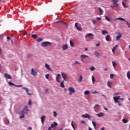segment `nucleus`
Wrapping results in <instances>:
<instances>
[{
  "instance_id": "f257e3e1",
  "label": "nucleus",
  "mask_w": 130,
  "mask_h": 130,
  "mask_svg": "<svg viewBox=\"0 0 130 130\" xmlns=\"http://www.w3.org/2000/svg\"><path fill=\"white\" fill-rule=\"evenodd\" d=\"M28 111H29L28 106H26L23 110L19 113V114H20L19 118H24V117H25V114H27Z\"/></svg>"
},
{
  "instance_id": "f03ea898",
  "label": "nucleus",
  "mask_w": 130,
  "mask_h": 130,
  "mask_svg": "<svg viewBox=\"0 0 130 130\" xmlns=\"http://www.w3.org/2000/svg\"><path fill=\"white\" fill-rule=\"evenodd\" d=\"M118 20H119L121 21H124V22H125L126 25H128V28H130V24L129 23H128V21H125V19L121 17L117 18L115 19H114V21H117Z\"/></svg>"
},
{
  "instance_id": "7ed1b4c3",
  "label": "nucleus",
  "mask_w": 130,
  "mask_h": 130,
  "mask_svg": "<svg viewBox=\"0 0 130 130\" xmlns=\"http://www.w3.org/2000/svg\"><path fill=\"white\" fill-rule=\"evenodd\" d=\"M41 45L43 46V47H46V46L51 45V43L49 42H44L42 43Z\"/></svg>"
},
{
  "instance_id": "20e7f679",
  "label": "nucleus",
  "mask_w": 130,
  "mask_h": 130,
  "mask_svg": "<svg viewBox=\"0 0 130 130\" xmlns=\"http://www.w3.org/2000/svg\"><path fill=\"white\" fill-rule=\"evenodd\" d=\"M68 90L70 92V95H73L74 93L76 92V91L75 90V89L73 87H70L68 88Z\"/></svg>"
},
{
  "instance_id": "39448f33",
  "label": "nucleus",
  "mask_w": 130,
  "mask_h": 130,
  "mask_svg": "<svg viewBox=\"0 0 130 130\" xmlns=\"http://www.w3.org/2000/svg\"><path fill=\"white\" fill-rule=\"evenodd\" d=\"M61 75L64 81H67V79H68V75H67L65 73L63 72H61Z\"/></svg>"
},
{
  "instance_id": "423d86ee",
  "label": "nucleus",
  "mask_w": 130,
  "mask_h": 130,
  "mask_svg": "<svg viewBox=\"0 0 130 130\" xmlns=\"http://www.w3.org/2000/svg\"><path fill=\"white\" fill-rule=\"evenodd\" d=\"M112 3H113V5L115 8H118V4L117 3H118V0H113L112 1Z\"/></svg>"
},
{
  "instance_id": "0eeeda50",
  "label": "nucleus",
  "mask_w": 130,
  "mask_h": 130,
  "mask_svg": "<svg viewBox=\"0 0 130 130\" xmlns=\"http://www.w3.org/2000/svg\"><path fill=\"white\" fill-rule=\"evenodd\" d=\"M31 75L36 77V76H37V70H35L34 69L32 68L31 71Z\"/></svg>"
},
{
  "instance_id": "6e6552de",
  "label": "nucleus",
  "mask_w": 130,
  "mask_h": 130,
  "mask_svg": "<svg viewBox=\"0 0 130 130\" xmlns=\"http://www.w3.org/2000/svg\"><path fill=\"white\" fill-rule=\"evenodd\" d=\"M78 25H79V23L78 22H76L75 24V26L76 29L78 31H82V30H83V28H82V27H81L80 26H78Z\"/></svg>"
},
{
  "instance_id": "1a4fd4ad",
  "label": "nucleus",
  "mask_w": 130,
  "mask_h": 130,
  "mask_svg": "<svg viewBox=\"0 0 130 130\" xmlns=\"http://www.w3.org/2000/svg\"><path fill=\"white\" fill-rule=\"evenodd\" d=\"M4 76H5V78H6V79H12V76H11V75L8 73H5Z\"/></svg>"
},
{
  "instance_id": "9d476101",
  "label": "nucleus",
  "mask_w": 130,
  "mask_h": 130,
  "mask_svg": "<svg viewBox=\"0 0 130 130\" xmlns=\"http://www.w3.org/2000/svg\"><path fill=\"white\" fill-rule=\"evenodd\" d=\"M88 57H89V56L87 55H84V54H82L81 55V61H83V60H84V59H85V58H88Z\"/></svg>"
},
{
  "instance_id": "9b49d317",
  "label": "nucleus",
  "mask_w": 130,
  "mask_h": 130,
  "mask_svg": "<svg viewBox=\"0 0 130 130\" xmlns=\"http://www.w3.org/2000/svg\"><path fill=\"white\" fill-rule=\"evenodd\" d=\"M82 117L84 118H91V115L89 114H83L82 115Z\"/></svg>"
},
{
  "instance_id": "f8f14e48",
  "label": "nucleus",
  "mask_w": 130,
  "mask_h": 130,
  "mask_svg": "<svg viewBox=\"0 0 130 130\" xmlns=\"http://www.w3.org/2000/svg\"><path fill=\"white\" fill-rule=\"evenodd\" d=\"M60 78H61V76H60V74H58L57 75L56 77V81L58 82L59 83V79H60Z\"/></svg>"
},
{
  "instance_id": "ddd939ff",
  "label": "nucleus",
  "mask_w": 130,
  "mask_h": 130,
  "mask_svg": "<svg viewBox=\"0 0 130 130\" xmlns=\"http://www.w3.org/2000/svg\"><path fill=\"white\" fill-rule=\"evenodd\" d=\"M118 36L116 37V41H118V40H119L120 39V38H121V37L122 36V35H121V33L120 32H118Z\"/></svg>"
},
{
  "instance_id": "4468645a",
  "label": "nucleus",
  "mask_w": 130,
  "mask_h": 130,
  "mask_svg": "<svg viewBox=\"0 0 130 130\" xmlns=\"http://www.w3.org/2000/svg\"><path fill=\"white\" fill-rule=\"evenodd\" d=\"M45 67L47 69V70H48V71H50L51 72H52V70L51 69V68H50V66H49L48 64L46 63L45 64Z\"/></svg>"
},
{
  "instance_id": "2eb2a0df",
  "label": "nucleus",
  "mask_w": 130,
  "mask_h": 130,
  "mask_svg": "<svg viewBox=\"0 0 130 130\" xmlns=\"http://www.w3.org/2000/svg\"><path fill=\"white\" fill-rule=\"evenodd\" d=\"M62 50H67L69 48V46L68 45H63L62 46Z\"/></svg>"
},
{
  "instance_id": "dca6fc26",
  "label": "nucleus",
  "mask_w": 130,
  "mask_h": 130,
  "mask_svg": "<svg viewBox=\"0 0 130 130\" xmlns=\"http://www.w3.org/2000/svg\"><path fill=\"white\" fill-rule=\"evenodd\" d=\"M94 55H95V56L96 57H100V56H101V55H100V53L99 52H98V51H95L94 52Z\"/></svg>"
},
{
  "instance_id": "f3484780",
  "label": "nucleus",
  "mask_w": 130,
  "mask_h": 130,
  "mask_svg": "<svg viewBox=\"0 0 130 130\" xmlns=\"http://www.w3.org/2000/svg\"><path fill=\"white\" fill-rule=\"evenodd\" d=\"M23 89L25 90V92L28 94V95H29V96L32 95V94L29 93V89L26 87H24Z\"/></svg>"
},
{
  "instance_id": "a211bd4d",
  "label": "nucleus",
  "mask_w": 130,
  "mask_h": 130,
  "mask_svg": "<svg viewBox=\"0 0 130 130\" xmlns=\"http://www.w3.org/2000/svg\"><path fill=\"white\" fill-rule=\"evenodd\" d=\"M57 124H57V123H56V122H53V123L51 124V127L52 128H53V127H54V126H56V125H57Z\"/></svg>"
},
{
  "instance_id": "6ab92c4d",
  "label": "nucleus",
  "mask_w": 130,
  "mask_h": 130,
  "mask_svg": "<svg viewBox=\"0 0 130 130\" xmlns=\"http://www.w3.org/2000/svg\"><path fill=\"white\" fill-rule=\"evenodd\" d=\"M41 119L42 123H44V121H45V116L44 115L42 116Z\"/></svg>"
},
{
  "instance_id": "aec40b11",
  "label": "nucleus",
  "mask_w": 130,
  "mask_h": 130,
  "mask_svg": "<svg viewBox=\"0 0 130 130\" xmlns=\"http://www.w3.org/2000/svg\"><path fill=\"white\" fill-rule=\"evenodd\" d=\"M96 115H97V116H99V117H102L104 116V114L102 112H100L99 114H96Z\"/></svg>"
},
{
  "instance_id": "412c9836",
  "label": "nucleus",
  "mask_w": 130,
  "mask_h": 130,
  "mask_svg": "<svg viewBox=\"0 0 130 130\" xmlns=\"http://www.w3.org/2000/svg\"><path fill=\"white\" fill-rule=\"evenodd\" d=\"M64 80H63L61 83H60V87H61V88H64Z\"/></svg>"
},
{
  "instance_id": "4be33fe9",
  "label": "nucleus",
  "mask_w": 130,
  "mask_h": 130,
  "mask_svg": "<svg viewBox=\"0 0 130 130\" xmlns=\"http://www.w3.org/2000/svg\"><path fill=\"white\" fill-rule=\"evenodd\" d=\"M112 82L110 81L107 82V86L109 87V88H111V86H112Z\"/></svg>"
},
{
  "instance_id": "5701e85b",
  "label": "nucleus",
  "mask_w": 130,
  "mask_h": 130,
  "mask_svg": "<svg viewBox=\"0 0 130 130\" xmlns=\"http://www.w3.org/2000/svg\"><path fill=\"white\" fill-rule=\"evenodd\" d=\"M110 38H111L110 36L107 35V36L106 37V40L107 41H109L110 40Z\"/></svg>"
},
{
  "instance_id": "b1692460",
  "label": "nucleus",
  "mask_w": 130,
  "mask_h": 130,
  "mask_svg": "<svg viewBox=\"0 0 130 130\" xmlns=\"http://www.w3.org/2000/svg\"><path fill=\"white\" fill-rule=\"evenodd\" d=\"M113 99L114 100V102L116 103H119V101H118V99L117 98H116V96H114L113 98Z\"/></svg>"
},
{
  "instance_id": "393cba45",
  "label": "nucleus",
  "mask_w": 130,
  "mask_h": 130,
  "mask_svg": "<svg viewBox=\"0 0 130 130\" xmlns=\"http://www.w3.org/2000/svg\"><path fill=\"white\" fill-rule=\"evenodd\" d=\"M70 46H71V47H74L75 46V44L73 43V41H72V40L70 41Z\"/></svg>"
},
{
  "instance_id": "a878e982",
  "label": "nucleus",
  "mask_w": 130,
  "mask_h": 130,
  "mask_svg": "<svg viewBox=\"0 0 130 130\" xmlns=\"http://www.w3.org/2000/svg\"><path fill=\"white\" fill-rule=\"evenodd\" d=\"M31 37H32L34 39H36V38H38V36H37V35H31Z\"/></svg>"
},
{
  "instance_id": "bb28decb",
  "label": "nucleus",
  "mask_w": 130,
  "mask_h": 130,
  "mask_svg": "<svg viewBox=\"0 0 130 130\" xmlns=\"http://www.w3.org/2000/svg\"><path fill=\"white\" fill-rule=\"evenodd\" d=\"M99 10L100 14L101 15H103V10H102V9H101V8H99Z\"/></svg>"
},
{
  "instance_id": "cd10ccee",
  "label": "nucleus",
  "mask_w": 130,
  "mask_h": 130,
  "mask_svg": "<svg viewBox=\"0 0 130 130\" xmlns=\"http://www.w3.org/2000/svg\"><path fill=\"white\" fill-rule=\"evenodd\" d=\"M102 33L103 35H104L105 34H107L108 33V31H107V30H103L102 31Z\"/></svg>"
},
{
  "instance_id": "c85d7f7f",
  "label": "nucleus",
  "mask_w": 130,
  "mask_h": 130,
  "mask_svg": "<svg viewBox=\"0 0 130 130\" xmlns=\"http://www.w3.org/2000/svg\"><path fill=\"white\" fill-rule=\"evenodd\" d=\"M91 36H93V34L89 33L86 35L85 37H91Z\"/></svg>"
},
{
  "instance_id": "c756f323",
  "label": "nucleus",
  "mask_w": 130,
  "mask_h": 130,
  "mask_svg": "<svg viewBox=\"0 0 130 130\" xmlns=\"http://www.w3.org/2000/svg\"><path fill=\"white\" fill-rule=\"evenodd\" d=\"M105 19L108 22H110V18H109V17H108L107 16H105Z\"/></svg>"
},
{
  "instance_id": "7c9ffc66",
  "label": "nucleus",
  "mask_w": 130,
  "mask_h": 130,
  "mask_svg": "<svg viewBox=\"0 0 130 130\" xmlns=\"http://www.w3.org/2000/svg\"><path fill=\"white\" fill-rule=\"evenodd\" d=\"M127 77L128 79V80H130V71H128L127 72Z\"/></svg>"
},
{
  "instance_id": "2f4dec72",
  "label": "nucleus",
  "mask_w": 130,
  "mask_h": 130,
  "mask_svg": "<svg viewBox=\"0 0 130 130\" xmlns=\"http://www.w3.org/2000/svg\"><path fill=\"white\" fill-rule=\"evenodd\" d=\"M84 94V95H89V94H90V91L89 90H86Z\"/></svg>"
},
{
  "instance_id": "473e14b6",
  "label": "nucleus",
  "mask_w": 130,
  "mask_h": 130,
  "mask_svg": "<svg viewBox=\"0 0 130 130\" xmlns=\"http://www.w3.org/2000/svg\"><path fill=\"white\" fill-rule=\"evenodd\" d=\"M122 120L123 123H127V120H126L125 118H123Z\"/></svg>"
},
{
  "instance_id": "72a5a7b5",
  "label": "nucleus",
  "mask_w": 130,
  "mask_h": 130,
  "mask_svg": "<svg viewBox=\"0 0 130 130\" xmlns=\"http://www.w3.org/2000/svg\"><path fill=\"white\" fill-rule=\"evenodd\" d=\"M43 40V38H39L38 40H37V42H41V41H42Z\"/></svg>"
},
{
  "instance_id": "f704fd0d",
  "label": "nucleus",
  "mask_w": 130,
  "mask_h": 130,
  "mask_svg": "<svg viewBox=\"0 0 130 130\" xmlns=\"http://www.w3.org/2000/svg\"><path fill=\"white\" fill-rule=\"evenodd\" d=\"M92 123L94 128L96 129V122L92 121Z\"/></svg>"
},
{
  "instance_id": "c9c22d12",
  "label": "nucleus",
  "mask_w": 130,
  "mask_h": 130,
  "mask_svg": "<svg viewBox=\"0 0 130 130\" xmlns=\"http://www.w3.org/2000/svg\"><path fill=\"white\" fill-rule=\"evenodd\" d=\"M95 77H94V76H92V82L93 83V84H94L95 83Z\"/></svg>"
},
{
  "instance_id": "e433bc0d",
  "label": "nucleus",
  "mask_w": 130,
  "mask_h": 130,
  "mask_svg": "<svg viewBox=\"0 0 130 130\" xmlns=\"http://www.w3.org/2000/svg\"><path fill=\"white\" fill-rule=\"evenodd\" d=\"M53 117H56V116H57V113H56V112L54 111L53 112Z\"/></svg>"
},
{
  "instance_id": "4c0bfd02",
  "label": "nucleus",
  "mask_w": 130,
  "mask_h": 130,
  "mask_svg": "<svg viewBox=\"0 0 130 130\" xmlns=\"http://www.w3.org/2000/svg\"><path fill=\"white\" fill-rule=\"evenodd\" d=\"M122 6L124 7V8H127V6H126V5H125V3H124V2H122Z\"/></svg>"
},
{
  "instance_id": "58836bf2",
  "label": "nucleus",
  "mask_w": 130,
  "mask_h": 130,
  "mask_svg": "<svg viewBox=\"0 0 130 130\" xmlns=\"http://www.w3.org/2000/svg\"><path fill=\"white\" fill-rule=\"evenodd\" d=\"M82 80H83V76L80 75V78H79V82H82Z\"/></svg>"
},
{
  "instance_id": "ea45409f",
  "label": "nucleus",
  "mask_w": 130,
  "mask_h": 130,
  "mask_svg": "<svg viewBox=\"0 0 130 130\" xmlns=\"http://www.w3.org/2000/svg\"><path fill=\"white\" fill-rule=\"evenodd\" d=\"M92 22L93 25H95V24H96L97 21H96L95 19H93V20H92Z\"/></svg>"
},
{
  "instance_id": "a19ab883",
  "label": "nucleus",
  "mask_w": 130,
  "mask_h": 130,
  "mask_svg": "<svg viewBox=\"0 0 130 130\" xmlns=\"http://www.w3.org/2000/svg\"><path fill=\"white\" fill-rule=\"evenodd\" d=\"M91 71H95V67H91V68H89Z\"/></svg>"
},
{
  "instance_id": "79ce46f5",
  "label": "nucleus",
  "mask_w": 130,
  "mask_h": 130,
  "mask_svg": "<svg viewBox=\"0 0 130 130\" xmlns=\"http://www.w3.org/2000/svg\"><path fill=\"white\" fill-rule=\"evenodd\" d=\"M112 64L114 68H115V67H116V63L115 61H113Z\"/></svg>"
},
{
  "instance_id": "37998d69",
  "label": "nucleus",
  "mask_w": 130,
  "mask_h": 130,
  "mask_svg": "<svg viewBox=\"0 0 130 130\" xmlns=\"http://www.w3.org/2000/svg\"><path fill=\"white\" fill-rule=\"evenodd\" d=\"M74 64H81V63H80L79 61H76L75 62H74Z\"/></svg>"
},
{
  "instance_id": "c03bdc74",
  "label": "nucleus",
  "mask_w": 130,
  "mask_h": 130,
  "mask_svg": "<svg viewBox=\"0 0 130 130\" xmlns=\"http://www.w3.org/2000/svg\"><path fill=\"white\" fill-rule=\"evenodd\" d=\"M118 47V45H116L115 46L113 47V49L115 50Z\"/></svg>"
},
{
  "instance_id": "a18cd8bd",
  "label": "nucleus",
  "mask_w": 130,
  "mask_h": 130,
  "mask_svg": "<svg viewBox=\"0 0 130 130\" xmlns=\"http://www.w3.org/2000/svg\"><path fill=\"white\" fill-rule=\"evenodd\" d=\"M9 85H12V86H15V84L13 83L12 82H9Z\"/></svg>"
},
{
  "instance_id": "49530a36",
  "label": "nucleus",
  "mask_w": 130,
  "mask_h": 130,
  "mask_svg": "<svg viewBox=\"0 0 130 130\" xmlns=\"http://www.w3.org/2000/svg\"><path fill=\"white\" fill-rule=\"evenodd\" d=\"M71 125L74 129H76V128H75V126H74V124L73 123V121H72Z\"/></svg>"
},
{
  "instance_id": "de8ad7c7",
  "label": "nucleus",
  "mask_w": 130,
  "mask_h": 130,
  "mask_svg": "<svg viewBox=\"0 0 130 130\" xmlns=\"http://www.w3.org/2000/svg\"><path fill=\"white\" fill-rule=\"evenodd\" d=\"M114 74H110V78H111V79H112V78H114Z\"/></svg>"
},
{
  "instance_id": "09e8293b",
  "label": "nucleus",
  "mask_w": 130,
  "mask_h": 130,
  "mask_svg": "<svg viewBox=\"0 0 130 130\" xmlns=\"http://www.w3.org/2000/svg\"><path fill=\"white\" fill-rule=\"evenodd\" d=\"M45 78H47V79H48L49 78V74H46L45 75Z\"/></svg>"
},
{
  "instance_id": "8fccbe9b",
  "label": "nucleus",
  "mask_w": 130,
  "mask_h": 130,
  "mask_svg": "<svg viewBox=\"0 0 130 130\" xmlns=\"http://www.w3.org/2000/svg\"><path fill=\"white\" fill-rule=\"evenodd\" d=\"M100 106V105H98V104H95V105L94 106L93 108L95 109V108H96V107H98Z\"/></svg>"
},
{
  "instance_id": "3c124183",
  "label": "nucleus",
  "mask_w": 130,
  "mask_h": 130,
  "mask_svg": "<svg viewBox=\"0 0 130 130\" xmlns=\"http://www.w3.org/2000/svg\"><path fill=\"white\" fill-rule=\"evenodd\" d=\"M96 19L98 21H100L102 19L101 17H96Z\"/></svg>"
},
{
  "instance_id": "603ef678",
  "label": "nucleus",
  "mask_w": 130,
  "mask_h": 130,
  "mask_svg": "<svg viewBox=\"0 0 130 130\" xmlns=\"http://www.w3.org/2000/svg\"><path fill=\"white\" fill-rule=\"evenodd\" d=\"M15 87H23V85H15Z\"/></svg>"
},
{
  "instance_id": "864d4df0",
  "label": "nucleus",
  "mask_w": 130,
  "mask_h": 130,
  "mask_svg": "<svg viewBox=\"0 0 130 130\" xmlns=\"http://www.w3.org/2000/svg\"><path fill=\"white\" fill-rule=\"evenodd\" d=\"M32 104V102L30 100H29L28 101V105H31Z\"/></svg>"
},
{
  "instance_id": "5fc2aeb1",
  "label": "nucleus",
  "mask_w": 130,
  "mask_h": 130,
  "mask_svg": "<svg viewBox=\"0 0 130 130\" xmlns=\"http://www.w3.org/2000/svg\"><path fill=\"white\" fill-rule=\"evenodd\" d=\"M92 94H96V93H98V94H101V93H99V92H98L97 91H95V92L92 91Z\"/></svg>"
},
{
  "instance_id": "6e6d98bb",
  "label": "nucleus",
  "mask_w": 130,
  "mask_h": 130,
  "mask_svg": "<svg viewBox=\"0 0 130 130\" xmlns=\"http://www.w3.org/2000/svg\"><path fill=\"white\" fill-rule=\"evenodd\" d=\"M115 97H116V98H117V100H120V96H115Z\"/></svg>"
},
{
  "instance_id": "4d7b16f0",
  "label": "nucleus",
  "mask_w": 130,
  "mask_h": 130,
  "mask_svg": "<svg viewBox=\"0 0 130 130\" xmlns=\"http://www.w3.org/2000/svg\"><path fill=\"white\" fill-rule=\"evenodd\" d=\"M63 23V21H62V20H60V21H57L56 23Z\"/></svg>"
},
{
  "instance_id": "13d9d810",
  "label": "nucleus",
  "mask_w": 130,
  "mask_h": 130,
  "mask_svg": "<svg viewBox=\"0 0 130 130\" xmlns=\"http://www.w3.org/2000/svg\"><path fill=\"white\" fill-rule=\"evenodd\" d=\"M95 46H97V47L100 46V43H99L96 44L95 45Z\"/></svg>"
},
{
  "instance_id": "bf43d9fd",
  "label": "nucleus",
  "mask_w": 130,
  "mask_h": 130,
  "mask_svg": "<svg viewBox=\"0 0 130 130\" xmlns=\"http://www.w3.org/2000/svg\"><path fill=\"white\" fill-rule=\"evenodd\" d=\"M7 40H11V37H7Z\"/></svg>"
},
{
  "instance_id": "052dcab7",
  "label": "nucleus",
  "mask_w": 130,
  "mask_h": 130,
  "mask_svg": "<svg viewBox=\"0 0 130 130\" xmlns=\"http://www.w3.org/2000/svg\"><path fill=\"white\" fill-rule=\"evenodd\" d=\"M111 8H112V10H114V8H115L114 6H111Z\"/></svg>"
},
{
  "instance_id": "680f3d73",
  "label": "nucleus",
  "mask_w": 130,
  "mask_h": 130,
  "mask_svg": "<svg viewBox=\"0 0 130 130\" xmlns=\"http://www.w3.org/2000/svg\"><path fill=\"white\" fill-rule=\"evenodd\" d=\"M81 123H82V124H85V121L82 120V121H81Z\"/></svg>"
},
{
  "instance_id": "e2e57ef3",
  "label": "nucleus",
  "mask_w": 130,
  "mask_h": 130,
  "mask_svg": "<svg viewBox=\"0 0 130 130\" xmlns=\"http://www.w3.org/2000/svg\"><path fill=\"white\" fill-rule=\"evenodd\" d=\"M104 109L105 110H106V111H108V109H107V108H106V107H104Z\"/></svg>"
},
{
  "instance_id": "0e129e2a",
  "label": "nucleus",
  "mask_w": 130,
  "mask_h": 130,
  "mask_svg": "<svg viewBox=\"0 0 130 130\" xmlns=\"http://www.w3.org/2000/svg\"><path fill=\"white\" fill-rule=\"evenodd\" d=\"M119 93H114L115 96H116V95H119Z\"/></svg>"
},
{
  "instance_id": "69168bd1",
  "label": "nucleus",
  "mask_w": 130,
  "mask_h": 130,
  "mask_svg": "<svg viewBox=\"0 0 130 130\" xmlns=\"http://www.w3.org/2000/svg\"><path fill=\"white\" fill-rule=\"evenodd\" d=\"M115 51V50H114V49H112L113 53H114Z\"/></svg>"
},
{
  "instance_id": "338daca9",
  "label": "nucleus",
  "mask_w": 130,
  "mask_h": 130,
  "mask_svg": "<svg viewBox=\"0 0 130 130\" xmlns=\"http://www.w3.org/2000/svg\"><path fill=\"white\" fill-rule=\"evenodd\" d=\"M47 130H51V127L49 126Z\"/></svg>"
},
{
  "instance_id": "774afa93",
  "label": "nucleus",
  "mask_w": 130,
  "mask_h": 130,
  "mask_svg": "<svg viewBox=\"0 0 130 130\" xmlns=\"http://www.w3.org/2000/svg\"><path fill=\"white\" fill-rule=\"evenodd\" d=\"M101 130H105V129H104V127H102L101 128Z\"/></svg>"
}]
</instances>
